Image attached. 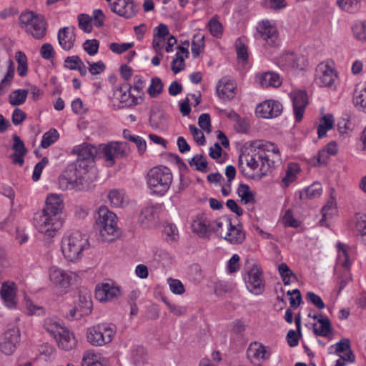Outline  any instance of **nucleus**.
Masks as SVG:
<instances>
[{"label":"nucleus","mask_w":366,"mask_h":366,"mask_svg":"<svg viewBox=\"0 0 366 366\" xmlns=\"http://www.w3.org/2000/svg\"><path fill=\"white\" fill-rule=\"evenodd\" d=\"M164 84L160 78L154 77L151 79V84L147 89L149 95L152 98H156L162 92Z\"/></svg>","instance_id":"obj_47"},{"label":"nucleus","mask_w":366,"mask_h":366,"mask_svg":"<svg viewBox=\"0 0 366 366\" xmlns=\"http://www.w3.org/2000/svg\"><path fill=\"white\" fill-rule=\"evenodd\" d=\"M163 234L169 242H176L179 239V232L175 224L169 223L164 225Z\"/></svg>","instance_id":"obj_53"},{"label":"nucleus","mask_w":366,"mask_h":366,"mask_svg":"<svg viewBox=\"0 0 366 366\" xmlns=\"http://www.w3.org/2000/svg\"><path fill=\"white\" fill-rule=\"evenodd\" d=\"M304 56H298L294 52H285L280 54L277 59V65L282 69L289 68L303 69L305 66Z\"/></svg>","instance_id":"obj_17"},{"label":"nucleus","mask_w":366,"mask_h":366,"mask_svg":"<svg viewBox=\"0 0 366 366\" xmlns=\"http://www.w3.org/2000/svg\"><path fill=\"white\" fill-rule=\"evenodd\" d=\"M109 5L114 13L126 19L132 18L139 11V6L133 0H114Z\"/></svg>","instance_id":"obj_15"},{"label":"nucleus","mask_w":366,"mask_h":366,"mask_svg":"<svg viewBox=\"0 0 366 366\" xmlns=\"http://www.w3.org/2000/svg\"><path fill=\"white\" fill-rule=\"evenodd\" d=\"M278 271L282 277V280L285 285H289L290 284V279L294 278L297 280L296 274L290 269L285 263H281L278 266Z\"/></svg>","instance_id":"obj_49"},{"label":"nucleus","mask_w":366,"mask_h":366,"mask_svg":"<svg viewBox=\"0 0 366 366\" xmlns=\"http://www.w3.org/2000/svg\"><path fill=\"white\" fill-rule=\"evenodd\" d=\"M114 96L124 104L123 107H132L139 104L138 96L132 90V86L124 83L114 91Z\"/></svg>","instance_id":"obj_19"},{"label":"nucleus","mask_w":366,"mask_h":366,"mask_svg":"<svg viewBox=\"0 0 366 366\" xmlns=\"http://www.w3.org/2000/svg\"><path fill=\"white\" fill-rule=\"evenodd\" d=\"M337 79V72L332 63L329 61L319 64L315 70V83L321 87L332 88Z\"/></svg>","instance_id":"obj_10"},{"label":"nucleus","mask_w":366,"mask_h":366,"mask_svg":"<svg viewBox=\"0 0 366 366\" xmlns=\"http://www.w3.org/2000/svg\"><path fill=\"white\" fill-rule=\"evenodd\" d=\"M334 118L332 114L325 115L321 120V123L317 127V134L320 139L325 137L328 130L332 128Z\"/></svg>","instance_id":"obj_42"},{"label":"nucleus","mask_w":366,"mask_h":366,"mask_svg":"<svg viewBox=\"0 0 366 366\" xmlns=\"http://www.w3.org/2000/svg\"><path fill=\"white\" fill-rule=\"evenodd\" d=\"M235 48L238 61L242 64H246L248 60V48L245 37L242 36L236 40Z\"/></svg>","instance_id":"obj_36"},{"label":"nucleus","mask_w":366,"mask_h":366,"mask_svg":"<svg viewBox=\"0 0 366 366\" xmlns=\"http://www.w3.org/2000/svg\"><path fill=\"white\" fill-rule=\"evenodd\" d=\"M49 280L58 290L66 292L71 286V280L75 277V274L71 272L65 271L56 267H51L49 269Z\"/></svg>","instance_id":"obj_12"},{"label":"nucleus","mask_w":366,"mask_h":366,"mask_svg":"<svg viewBox=\"0 0 366 366\" xmlns=\"http://www.w3.org/2000/svg\"><path fill=\"white\" fill-rule=\"evenodd\" d=\"M121 295L118 287L111 285L109 283L97 285L95 290V297L101 302L111 301Z\"/></svg>","instance_id":"obj_22"},{"label":"nucleus","mask_w":366,"mask_h":366,"mask_svg":"<svg viewBox=\"0 0 366 366\" xmlns=\"http://www.w3.org/2000/svg\"><path fill=\"white\" fill-rule=\"evenodd\" d=\"M353 103L358 110L366 112V89L355 91Z\"/></svg>","instance_id":"obj_51"},{"label":"nucleus","mask_w":366,"mask_h":366,"mask_svg":"<svg viewBox=\"0 0 366 366\" xmlns=\"http://www.w3.org/2000/svg\"><path fill=\"white\" fill-rule=\"evenodd\" d=\"M318 322L321 326L320 328L314 327V333L317 336L327 337L332 332L330 320L327 317L318 319Z\"/></svg>","instance_id":"obj_46"},{"label":"nucleus","mask_w":366,"mask_h":366,"mask_svg":"<svg viewBox=\"0 0 366 366\" xmlns=\"http://www.w3.org/2000/svg\"><path fill=\"white\" fill-rule=\"evenodd\" d=\"M191 167H194L195 170L207 172V162L202 154H197L189 161Z\"/></svg>","instance_id":"obj_52"},{"label":"nucleus","mask_w":366,"mask_h":366,"mask_svg":"<svg viewBox=\"0 0 366 366\" xmlns=\"http://www.w3.org/2000/svg\"><path fill=\"white\" fill-rule=\"evenodd\" d=\"M247 290L256 295H260L264 290V280L261 268L253 264L252 267L244 276Z\"/></svg>","instance_id":"obj_11"},{"label":"nucleus","mask_w":366,"mask_h":366,"mask_svg":"<svg viewBox=\"0 0 366 366\" xmlns=\"http://www.w3.org/2000/svg\"><path fill=\"white\" fill-rule=\"evenodd\" d=\"M256 79L262 87H279L282 84V79L278 74L272 71H267L259 74Z\"/></svg>","instance_id":"obj_27"},{"label":"nucleus","mask_w":366,"mask_h":366,"mask_svg":"<svg viewBox=\"0 0 366 366\" xmlns=\"http://www.w3.org/2000/svg\"><path fill=\"white\" fill-rule=\"evenodd\" d=\"M108 199L114 207H122L124 203V194L117 189H112L108 194Z\"/></svg>","instance_id":"obj_54"},{"label":"nucleus","mask_w":366,"mask_h":366,"mask_svg":"<svg viewBox=\"0 0 366 366\" xmlns=\"http://www.w3.org/2000/svg\"><path fill=\"white\" fill-rule=\"evenodd\" d=\"M99 42L97 39H88L83 44L84 51L90 56L97 54Z\"/></svg>","instance_id":"obj_59"},{"label":"nucleus","mask_w":366,"mask_h":366,"mask_svg":"<svg viewBox=\"0 0 366 366\" xmlns=\"http://www.w3.org/2000/svg\"><path fill=\"white\" fill-rule=\"evenodd\" d=\"M255 149L254 151L251 149L249 152H242L239 157L238 159V168L241 173L247 176L246 168L244 164L252 170H255L259 167V152L255 153Z\"/></svg>","instance_id":"obj_20"},{"label":"nucleus","mask_w":366,"mask_h":366,"mask_svg":"<svg viewBox=\"0 0 366 366\" xmlns=\"http://www.w3.org/2000/svg\"><path fill=\"white\" fill-rule=\"evenodd\" d=\"M157 217V208L154 207H145L140 213L139 219L141 224L149 227V224L155 220Z\"/></svg>","instance_id":"obj_37"},{"label":"nucleus","mask_w":366,"mask_h":366,"mask_svg":"<svg viewBox=\"0 0 366 366\" xmlns=\"http://www.w3.org/2000/svg\"><path fill=\"white\" fill-rule=\"evenodd\" d=\"M236 84L229 76L222 77L217 84V92L219 98L232 99L235 96Z\"/></svg>","instance_id":"obj_23"},{"label":"nucleus","mask_w":366,"mask_h":366,"mask_svg":"<svg viewBox=\"0 0 366 366\" xmlns=\"http://www.w3.org/2000/svg\"><path fill=\"white\" fill-rule=\"evenodd\" d=\"M147 353L143 347H139L132 351V357L136 365L144 363L147 360Z\"/></svg>","instance_id":"obj_61"},{"label":"nucleus","mask_w":366,"mask_h":366,"mask_svg":"<svg viewBox=\"0 0 366 366\" xmlns=\"http://www.w3.org/2000/svg\"><path fill=\"white\" fill-rule=\"evenodd\" d=\"M123 137L124 139H128L136 144L139 154H142L145 152L147 144L146 141L142 137L137 135H132L129 129H124Z\"/></svg>","instance_id":"obj_40"},{"label":"nucleus","mask_w":366,"mask_h":366,"mask_svg":"<svg viewBox=\"0 0 366 366\" xmlns=\"http://www.w3.org/2000/svg\"><path fill=\"white\" fill-rule=\"evenodd\" d=\"M208 27L210 34L216 37L219 38L222 35V25L215 18H212L208 23Z\"/></svg>","instance_id":"obj_58"},{"label":"nucleus","mask_w":366,"mask_h":366,"mask_svg":"<svg viewBox=\"0 0 366 366\" xmlns=\"http://www.w3.org/2000/svg\"><path fill=\"white\" fill-rule=\"evenodd\" d=\"M64 200L59 194H49L41 212L35 214L34 224L46 237H54L63 224Z\"/></svg>","instance_id":"obj_2"},{"label":"nucleus","mask_w":366,"mask_h":366,"mask_svg":"<svg viewBox=\"0 0 366 366\" xmlns=\"http://www.w3.org/2000/svg\"><path fill=\"white\" fill-rule=\"evenodd\" d=\"M59 137L57 130L51 129L43 134L41 147L44 149L48 148L59 139Z\"/></svg>","instance_id":"obj_50"},{"label":"nucleus","mask_w":366,"mask_h":366,"mask_svg":"<svg viewBox=\"0 0 366 366\" xmlns=\"http://www.w3.org/2000/svg\"><path fill=\"white\" fill-rule=\"evenodd\" d=\"M29 91L26 89H17L12 92L9 96V102L11 106H19L26 99Z\"/></svg>","instance_id":"obj_41"},{"label":"nucleus","mask_w":366,"mask_h":366,"mask_svg":"<svg viewBox=\"0 0 366 366\" xmlns=\"http://www.w3.org/2000/svg\"><path fill=\"white\" fill-rule=\"evenodd\" d=\"M20 334L18 328L12 327L7 330L2 335L0 342V350L6 355H11L15 349L16 344L19 341Z\"/></svg>","instance_id":"obj_16"},{"label":"nucleus","mask_w":366,"mask_h":366,"mask_svg":"<svg viewBox=\"0 0 366 366\" xmlns=\"http://www.w3.org/2000/svg\"><path fill=\"white\" fill-rule=\"evenodd\" d=\"M114 333L113 327L107 324H99L88 329L86 338L94 346H103L112 340Z\"/></svg>","instance_id":"obj_8"},{"label":"nucleus","mask_w":366,"mask_h":366,"mask_svg":"<svg viewBox=\"0 0 366 366\" xmlns=\"http://www.w3.org/2000/svg\"><path fill=\"white\" fill-rule=\"evenodd\" d=\"M96 225H102L104 222H115L117 215L109 210L106 206H101L96 216Z\"/></svg>","instance_id":"obj_35"},{"label":"nucleus","mask_w":366,"mask_h":366,"mask_svg":"<svg viewBox=\"0 0 366 366\" xmlns=\"http://www.w3.org/2000/svg\"><path fill=\"white\" fill-rule=\"evenodd\" d=\"M301 169L297 163H289L285 169V176L282 179V182L287 187L297 179V174L300 172Z\"/></svg>","instance_id":"obj_34"},{"label":"nucleus","mask_w":366,"mask_h":366,"mask_svg":"<svg viewBox=\"0 0 366 366\" xmlns=\"http://www.w3.org/2000/svg\"><path fill=\"white\" fill-rule=\"evenodd\" d=\"M282 104L275 100H266L257 105L256 114L259 117L272 119L277 117L282 112Z\"/></svg>","instance_id":"obj_14"},{"label":"nucleus","mask_w":366,"mask_h":366,"mask_svg":"<svg viewBox=\"0 0 366 366\" xmlns=\"http://www.w3.org/2000/svg\"><path fill=\"white\" fill-rule=\"evenodd\" d=\"M92 19L88 14H81L78 16L79 27L86 33H90L92 30L91 24Z\"/></svg>","instance_id":"obj_57"},{"label":"nucleus","mask_w":366,"mask_h":366,"mask_svg":"<svg viewBox=\"0 0 366 366\" xmlns=\"http://www.w3.org/2000/svg\"><path fill=\"white\" fill-rule=\"evenodd\" d=\"M15 66L12 60L8 61V69L4 77L0 82V96L7 92L11 84L14 76Z\"/></svg>","instance_id":"obj_32"},{"label":"nucleus","mask_w":366,"mask_h":366,"mask_svg":"<svg viewBox=\"0 0 366 366\" xmlns=\"http://www.w3.org/2000/svg\"><path fill=\"white\" fill-rule=\"evenodd\" d=\"M0 295L6 307L14 308L16 305V285L14 282H4L1 285Z\"/></svg>","instance_id":"obj_26"},{"label":"nucleus","mask_w":366,"mask_h":366,"mask_svg":"<svg viewBox=\"0 0 366 366\" xmlns=\"http://www.w3.org/2000/svg\"><path fill=\"white\" fill-rule=\"evenodd\" d=\"M82 366H102L97 360V356L91 353H85L81 361Z\"/></svg>","instance_id":"obj_64"},{"label":"nucleus","mask_w":366,"mask_h":366,"mask_svg":"<svg viewBox=\"0 0 366 366\" xmlns=\"http://www.w3.org/2000/svg\"><path fill=\"white\" fill-rule=\"evenodd\" d=\"M340 8L348 13H355L360 8V0H337Z\"/></svg>","instance_id":"obj_45"},{"label":"nucleus","mask_w":366,"mask_h":366,"mask_svg":"<svg viewBox=\"0 0 366 366\" xmlns=\"http://www.w3.org/2000/svg\"><path fill=\"white\" fill-rule=\"evenodd\" d=\"M261 38L265 41V46L277 47L280 44L279 33L275 26L269 21H262L257 27Z\"/></svg>","instance_id":"obj_13"},{"label":"nucleus","mask_w":366,"mask_h":366,"mask_svg":"<svg viewBox=\"0 0 366 366\" xmlns=\"http://www.w3.org/2000/svg\"><path fill=\"white\" fill-rule=\"evenodd\" d=\"M178 51L176 53L175 58L172 61V70L174 74H177L184 69V58L188 57L189 51L187 49L179 46L177 47Z\"/></svg>","instance_id":"obj_30"},{"label":"nucleus","mask_w":366,"mask_h":366,"mask_svg":"<svg viewBox=\"0 0 366 366\" xmlns=\"http://www.w3.org/2000/svg\"><path fill=\"white\" fill-rule=\"evenodd\" d=\"M54 339L56 340L59 347L65 350H71L76 343L73 333L70 332L65 327L58 335V337Z\"/></svg>","instance_id":"obj_28"},{"label":"nucleus","mask_w":366,"mask_h":366,"mask_svg":"<svg viewBox=\"0 0 366 366\" xmlns=\"http://www.w3.org/2000/svg\"><path fill=\"white\" fill-rule=\"evenodd\" d=\"M79 307V317L88 315L92 312V301L89 294H80L79 295V300L77 303L75 305Z\"/></svg>","instance_id":"obj_31"},{"label":"nucleus","mask_w":366,"mask_h":366,"mask_svg":"<svg viewBox=\"0 0 366 366\" xmlns=\"http://www.w3.org/2000/svg\"><path fill=\"white\" fill-rule=\"evenodd\" d=\"M44 328L54 338H56L64 327L57 321L51 318H46L44 321Z\"/></svg>","instance_id":"obj_43"},{"label":"nucleus","mask_w":366,"mask_h":366,"mask_svg":"<svg viewBox=\"0 0 366 366\" xmlns=\"http://www.w3.org/2000/svg\"><path fill=\"white\" fill-rule=\"evenodd\" d=\"M173 176L169 168L157 166L152 168L147 173V182L154 193L163 195L169 189Z\"/></svg>","instance_id":"obj_3"},{"label":"nucleus","mask_w":366,"mask_h":366,"mask_svg":"<svg viewBox=\"0 0 366 366\" xmlns=\"http://www.w3.org/2000/svg\"><path fill=\"white\" fill-rule=\"evenodd\" d=\"M168 283L172 292L176 295H182L184 292V287L179 280L169 278Z\"/></svg>","instance_id":"obj_63"},{"label":"nucleus","mask_w":366,"mask_h":366,"mask_svg":"<svg viewBox=\"0 0 366 366\" xmlns=\"http://www.w3.org/2000/svg\"><path fill=\"white\" fill-rule=\"evenodd\" d=\"M81 64H82V61L77 55L68 56L64 60V67L70 70H76Z\"/></svg>","instance_id":"obj_62"},{"label":"nucleus","mask_w":366,"mask_h":366,"mask_svg":"<svg viewBox=\"0 0 366 366\" xmlns=\"http://www.w3.org/2000/svg\"><path fill=\"white\" fill-rule=\"evenodd\" d=\"M254 148L260 150L259 159H260L261 177L265 176L269 168L276 166V164L281 162L280 154L278 147L273 143L262 141L256 142Z\"/></svg>","instance_id":"obj_5"},{"label":"nucleus","mask_w":366,"mask_h":366,"mask_svg":"<svg viewBox=\"0 0 366 366\" xmlns=\"http://www.w3.org/2000/svg\"><path fill=\"white\" fill-rule=\"evenodd\" d=\"M76 28L74 26H66L58 31V41L60 46L65 51L71 50L76 40Z\"/></svg>","instance_id":"obj_24"},{"label":"nucleus","mask_w":366,"mask_h":366,"mask_svg":"<svg viewBox=\"0 0 366 366\" xmlns=\"http://www.w3.org/2000/svg\"><path fill=\"white\" fill-rule=\"evenodd\" d=\"M214 224L219 228L217 233L230 243L241 244L244 240L245 234L242 227L232 225L230 219L219 218L216 220Z\"/></svg>","instance_id":"obj_7"},{"label":"nucleus","mask_w":366,"mask_h":366,"mask_svg":"<svg viewBox=\"0 0 366 366\" xmlns=\"http://www.w3.org/2000/svg\"><path fill=\"white\" fill-rule=\"evenodd\" d=\"M24 305L29 315H42L44 314V309L42 307L36 306L27 297H24Z\"/></svg>","instance_id":"obj_56"},{"label":"nucleus","mask_w":366,"mask_h":366,"mask_svg":"<svg viewBox=\"0 0 366 366\" xmlns=\"http://www.w3.org/2000/svg\"><path fill=\"white\" fill-rule=\"evenodd\" d=\"M19 21L26 31L39 39L43 38L46 32V24L43 16L35 14L32 11L22 13L19 16Z\"/></svg>","instance_id":"obj_6"},{"label":"nucleus","mask_w":366,"mask_h":366,"mask_svg":"<svg viewBox=\"0 0 366 366\" xmlns=\"http://www.w3.org/2000/svg\"><path fill=\"white\" fill-rule=\"evenodd\" d=\"M322 185L319 182H315L302 191L299 192V197L302 200L315 199L319 197L322 194Z\"/></svg>","instance_id":"obj_33"},{"label":"nucleus","mask_w":366,"mask_h":366,"mask_svg":"<svg viewBox=\"0 0 366 366\" xmlns=\"http://www.w3.org/2000/svg\"><path fill=\"white\" fill-rule=\"evenodd\" d=\"M127 144L124 142H110L99 145V158H103L109 167L115 164V159L127 154Z\"/></svg>","instance_id":"obj_9"},{"label":"nucleus","mask_w":366,"mask_h":366,"mask_svg":"<svg viewBox=\"0 0 366 366\" xmlns=\"http://www.w3.org/2000/svg\"><path fill=\"white\" fill-rule=\"evenodd\" d=\"M336 247L338 252L337 264L340 265L345 269H347L350 267V264L349 262L347 252L345 249V245L341 242H337Z\"/></svg>","instance_id":"obj_44"},{"label":"nucleus","mask_w":366,"mask_h":366,"mask_svg":"<svg viewBox=\"0 0 366 366\" xmlns=\"http://www.w3.org/2000/svg\"><path fill=\"white\" fill-rule=\"evenodd\" d=\"M247 356L250 360L264 361L269 358L270 352L267 347L258 342H253L247 350Z\"/></svg>","instance_id":"obj_25"},{"label":"nucleus","mask_w":366,"mask_h":366,"mask_svg":"<svg viewBox=\"0 0 366 366\" xmlns=\"http://www.w3.org/2000/svg\"><path fill=\"white\" fill-rule=\"evenodd\" d=\"M237 194L241 198V202L244 204L255 202L254 195L247 184H240L237 188Z\"/></svg>","instance_id":"obj_38"},{"label":"nucleus","mask_w":366,"mask_h":366,"mask_svg":"<svg viewBox=\"0 0 366 366\" xmlns=\"http://www.w3.org/2000/svg\"><path fill=\"white\" fill-rule=\"evenodd\" d=\"M97 227L104 241H112L114 237L118 233L117 221L115 222H104L102 225H97Z\"/></svg>","instance_id":"obj_29"},{"label":"nucleus","mask_w":366,"mask_h":366,"mask_svg":"<svg viewBox=\"0 0 366 366\" xmlns=\"http://www.w3.org/2000/svg\"><path fill=\"white\" fill-rule=\"evenodd\" d=\"M88 245V239L80 232H74L62 240L61 251L66 259L75 262L82 257V251Z\"/></svg>","instance_id":"obj_4"},{"label":"nucleus","mask_w":366,"mask_h":366,"mask_svg":"<svg viewBox=\"0 0 366 366\" xmlns=\"http://www.w3.org/2000/svg\"><path fill=\"white\" fill-rule=\"evenodd\" d=\"M72 153L77 155V159L74 164L70 165L59 179L61 189L64 190L83 189L82 175L88 171V162H94L99 157V147L97 148L89 143H83L75 146Z\"/></svg>","instance_id":"obj_1"},{"label":"nucleus","mask_w":366,"mask_h":366,"mask_svg":"<svg viewBox=\"0 0 366 366\" xmlns=\"http://www.w3.org/2000/svg\"><path fill=\"white\" fill-rule=\"evenodd\" d=\"M15 59L18 63L17 72L20 76H24L27 74L28 65L27 58L22 51H17L15 54Z\"/></svg>","instance_id":"obj_48"},{"label":"nucleus","mask_w":366,"mask_h":366,"mask_svg":"<svg viewBox=\"0 0 366 366\" xmlns=\"http://www.w3.org/2000/svg\"><path fill=\"white\" fill-rule=\"evenodd\" d=\"M215 222H211L204 214H199L193 220L192 229L200 237H204L211 232L217 233L219 231V228L215 225Z\"/></svg>","instance_id":"obj_18"},{"label":"nucleus","mask_w":366,"mask_h":366,"mask_svg":"<svg viewBox=\"0 0 366 366\" xmlns=\"http://www.w3.org/2000/svg\"><path fill=\"white\" fill-rule=\"evenodd\" d=\"M134 46L133 42L119 44L116 42L111 43L109 44L110 50L115 54H122Z\"/></svg>","instance_id":"obj_60"},{"label":"nucleus","mask_w":366,"mask_h":366,"mask_svg":"<svg viewBox=\"0 0 366 366\" xmlns=\"http://www.w3.org/2000/svg\"><path fill=\"white\" fill-rule=\"evenodd\" d=\"M352 29L356 39L366 40V21L356 22Z\"/></svg>","instance_id":"obj_55"},{"label":"nucleus","mask_w":366,"mask_h":366,"mask_svg":"<svg viewBox=\"0 0 366 366\" xmlns=\"http://www.w3.org/2000/svg\"><path fill=\"white\" fill-rule=\"evenodd\" d=\"M296 122H300L308 104V97L305 91H297L291 94Z\"/></svg>","instance_id":"obj_21"},{"label":"nucleus","mask_w":366,"mask_h":366,"mask_svg":"<svg viewBox=\"0 0 366 366\" xmlns=\"http://www.w3.org/2000/svg\"><path fill=\"white\" fill-rule=\"evenodd\" d=\"M204 47V35L200 32L193 36L192 41V54L194 58L198 57Z\"/></svg>","instance_id":"obj_39"}]
</instances>
